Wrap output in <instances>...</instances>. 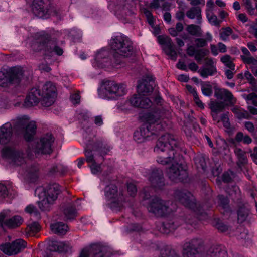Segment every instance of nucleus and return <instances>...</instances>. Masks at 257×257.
Listing matches in <instances>:
<instances>
[{"instance_id":"obj_40","label":"nucleus","mask_w":257,"mask_h":257,"mask_svg":"<svg viewBox=\"0 0 257 257\" xmlns=\"http://www.w3.org/2000/svg\"><path fill=\"white\" fill-rule=\"evenodd\" d=\"M231 111L235 115L236 117L239 119L242 118L248 119L249 118V114L247 111L241 109L236 106L232 108Z\"/></svg>"},{"instance_id":"obj_23","label":"nucleus","mask_w":257,"mask_h":257,"mask_svg":"<svg viewBox=\"0 0 257 257\" xmlns=\"http://www.w3.org/2000/svg\"><path fill=\"white\" fill-rule=\"evenodd\" d=\"M131 102L134 106L142 109H148L152 105L150 99L144 96H135L131 99Z\"/></svg>"},{"instance_id":"obj_45","label":"nucleus","mask_w":257,"mask_h":257,"mask_svg":"<svg viewBox=\"0 0 257 257\" xmlns=\"http://www.w3.org/2000/svg\"><path fill=\"white\" fill-rule=\"evenodd\" d=\"M220 61L223 63L227 67L232 70L235 69V64L233 62V60L229 55H224L220 58Z\"/></svg>"},{"instance_id":"obj_3","label":"nucleus","mask_w":257,"mask_h":257,"mask_svg":"<svg viewBox=\"0 0 257 257\" xmlns=\"http://www.w3.org/2000/svg\"><path fill=\"white\" fill-rule=\"evenodd\" d=\"M143 204L148 211L156 217H162L171 211L168 202L156 197H152L150 194H144Z\"/></svg>"},{"instance_id":"obj_43","label":"nucleus","mask_w":257,"mask_h":257,"mask_svg":"<svg viewBox=\"0 0 257 257\" xmlns=\"http://www.w3.org/2000/svg\"><path fill=\"white\" fill-rule=\"evenodd\" d=\"M218 199L219 205L224 209L223 213L229 212L230 210L228 206V199L223 195H218Z\"/></svg>"},{"instance_id":"obj_25","label":"nucleus","mask_w":257,"mask_h":257,"mask_svg":"<svg viewBox=\"0 0 257 257\" xmlns=\"http://www.w3.org/2000/svg\"><path fill=\"white\" fill-rule=\"evenodd\" d=\"M37 5H35V1H33L32 5V11L33 13L40 18H47L48 9L45 2H38Z\"/></svg>"},{"instance_id":"obj_57","label":"nucleus","mask_w":257,"mask_h":257,"mask_svg":"<svg viewBox=\"0 0 257 257\" xmlns=\"http://www.w3.org/2000/svg\"><path fill=\"white\" fill-rule=\"evenodd\" d=\"M158 40L159 42L161 44L165 45L166 47L173 43L171 38L168 36H159L158 37Z\"/></svg>"},{"instance_id":"obj_64","label":"nucleus","mask_w":257,"mask_h":257,"mask_svg":"<svg viewBox=\"0 0 257 257\" xmlns=\"http://www.w3.org/2000/svg\"><path fill=\"white\" fill-rule=\"evenodd\" d=\"M142 133L140 129L135 131L134 133V139L138 143H141L145 140Z\"/></svg>"},{"instance_id":"obj_49","label":"nucleus","mask_w":257,"mask_h":257,"mask_svg":"<svg viewBox=\"0 0 257 257\" xmlns=\"http://www.w3.org/2000/svg\"><path fill=\"white\" fill-rule=\"evenodd\" d=\"M201 91L204 95L210 96L212 93V86L209 82L203 83L201 84Z\"/></svg>"},{"instance_id":"obj_22","label":"nucleus","mask_w":257,"mask_h":257,"mask_svg":"<svg viewBox=\"0 0 257 257\" xmlns=\"http://www.w3.org/2000/svg\"><path fill=\"white\" fill-rule=\"evenodd\" d=\"M12 135V127L10 123H6L0 127V142L5 144L8 143Z\"/></svg>"},{"instance_id":"obj_35","label":"nucleus","mask_w":257,"mask_h":257,"mask_svg":"<svg viewBox=\"0 0 257 257\" xmlns=\"http://www.w3.org/2000/svg\"><path fill=\"white\" fill-rule=\"evenodd\" d=\"M186 30L190 35L195 36H201L202 30L200 26L195 24H189L186 26Z\"/></svg>"},{"instance_id":"obj_51","label":"nucleus","mask_w":257,"mask_h":257,"mask_svg":"<svg viewBox=\"0 0 257 257\" xmlns=\"http://www.w3.org/2000/svg\"><path fill=\"white\" fill-rule=\"evenodd\" d=\"M207 17L209 23L214 26H219L221 21L219 20L217 16L214 14H207Z\"/></svg>"},{"instance_id":"obj_41","label":"nucleus","mask_w":257,"mask_h":257,"mask_svg":"<svg viewBox=\"0 0 257 257\" xmlns=\"http://www.w3.org/2000/svg\"><path fill=\"white\" fill-rule=\"evenodd\" d=\"M209 106L211 112L218 113L222 111L225 107L224 104L223 102H218L217 101H210Z\"/></svg>"},{"instance_id":"obj_12","label":"nucleus","mask_w":257,"mask_h":257,"mask_svg":"<svg viewBox=\"0 0 257 257\" xmlns=\"http://www.w3.org/2000/svg\"><path fill=\"white\" fill-rule=\"evenodd\" d=\"M179 197V202L185 207L190 208L198 216L206 214L203 211L202 207L196 202V200L192 194H181Z\"/></svg>"},{"instance_id":"obj_27","label":"nucleus","mask_w":257,"mask_h":257,"mask_svg":"<svg viewBox=\"0 0 257 257\" xmlns=\"http://www.w3.org/2000/svg\"><path fill=\"white\" fill-rule=\"evenodd\" d=\"M226 251L220 246L211 247L207 251L206 257H226Z\"/></svg>"},{"instance_id":"obj_37","label":"nucleus","mask_w":257,"mask_h":257,"mask_svg":"<svg viewBox=\"0 0 257 257\" xmlns=\"http://www.w3.org/2000/svg\"><path fill=\"white\" fill-rule=\"evenodd\" d=\"M198 72L200 75L204 78H207L209 76H213L217 73V69H212L209 67H202Z\"/></svg>"},{"instance_id":"obj_16","label":"nucleus","mask_w":257,"mask_h":257,"mask_svg":"<svg viewBox=\"0 0 257 257\" xmlns=\"http://www.w3.org/2000/svg\"><path fill=\"white\" fill-rule=\"evenodd\" d=\"M3 154L14 165H21L25 162L24 153L16 148H6L3 150Z\"/></svg>"},{"instance_id":"obj_13","label":"nucleus","mask_w":257,"mask_h":257,"mask_svg":"<svg viewBox=\"0 0 257 257\" xmlns=\"http://www.w3.org/2000/svg\"><path fill=\"white\" fill-rule=\"evenodd\" d=\"M54 142V138L51 134H46L37 142L34 148H32L36 154H50L52 150L51 146Z\"/></svg>"},{"instance_id":"obj_32","label":"nucleus","mask_w":257,"mask_h":257,"mask_svg":"<svg viewBox=\"0 0 257 257\" xmlns=\"http://www.w3.org/2000/svg\"><path fill=\"white\" fill-rule=\"evenodd\" d=\"M94 145V151L99 152L100 155L99 156H103L105 155L110 151V148L107 145L104 144L101 141H97L93 142Z\"/></svg>"},{"instance_id":"obj_48","label":"nucleus","mask_w":257,"mask_h":257,"mask_svg":"<svg viewBox=\"0 0 257 257\" xmlns=\"http://www.w3.org/2000/svg\"><path fill=\"white\" fill-rule=\"evenodd\" d=\"M209 51L207 49H199L196 50V54L195 55V59L199 62L206 56L208 55Z\"/></svg>"},{"instance_id":"obj_1","label":"nucleus","mask_w":257,"mask_h":257,"mask_svg":"<svg viewBox=\"0 0 257 257\" xmlns=\"http://www.w3.org/2000/svg\"><path fill=\"white\" fill-rule=\"evenodd\" d=\"M181 143L173 136L166 134L161 136L157 142L154 151L158 154L157 161L162 165L170 163L172 165L166 172L168 177L172 181H183L188 177L186 169L181 163Z\"/></svg>"},{"instance_id":"obj_47","label":"nucleus","mask_w":257,"mask_h":257,"mask_svg":"<svg viewBox=\"0 0 257 257\" xmlns=\"http://www.w3.org/2000/svg\"><path fill=\"white\" fill-rule=\"evenodd\" d=\"M165 52L166 54L168 55L170 58L175 61L177 59V54L175 49L174 48L173 43L165 47Z\"/></svg>"},{"instance_id":"obj_18","label":"nucleus","mask_w":257,"mask_h":257,"mask_svg":"<svg viewBox=\"0 0 257 257\" xmlns=\"http://www.w3.org/2000/svg\"><path fill=\"white\" fill-rule=\"evenodd\" d=\"M92 150H94V145L92 141H89L86 144L84 151L86 162L88 163H92L97 161L103 162L104 158L103 156H95Z\"/></svg>"},{"instance_id":"obj_28","label":"nucleus","mask_w":257,"mask_h":257,"mask_svg":"<svg viewBox=\"0 0 257 257\" xmlns=\"http://www.w3.org/2000/svg\"><path fill=\"white\" fill-rule=\"evenodd\" d=\"M187 17L191 19L196 18L197 23L201 24V10L199 7H192L186 12Z\"/></svg>"},{"instance_id":"obj_34","label":"nucleus","mask_w":257,"mask_h":257,"mask_svg":"<svg viewBox=\"0 0 257 257\" xmlns=\"http://www.w3.org/2000/svg\"><path fill=\"white\" fill-rule=\"evenodd\" d=\"M195 165L198 170L205 171L207 167L205 157L203 155H197L194 158Z\"/></svg>"},{"instance_id":"obj_50","label":"nucleus","mask_w":257,"mask_h":257,"mask_svg":"<svg viewBox=\"0 0 257 257\" xmlns=\"http://www.w3.org/2000/svg\"><path fill=\"white\" fill-rule=\"evenodd\" d=\"M102 163V162H101L100 161H97L91 163V165H90V167L93 174H96L101 172L102 169L101 167V164Z\"/></svg>"},{"instance_id":"obj_14","label":"nucleus","mask_w":257,"mask_h":257,"mask_svg":"<svg viewBox=\"0 0 257 257\" xmlns=\"http://www.w3.org/2000/svg\"><path fill=\"white\" fill-rule=\"evenodd\" d=\"M149 180L155 191L163 190L165 183L163 173L161 169H153L150 174Z\"/></svg>"},{"instance_id":"obj_60","label":"nucleus","mask_w":257,"mask_h":257,"mask_svg":"<svg viewBox=\"0 0 257 257\" xmlns=\"http://www.w3.org/2000/svg\"><path fill=\"white\" fill-rule=\"evenodd\" d=\"M241 51L243 54L240 55V57L243 63L246 61V59H249L252 57L251 56L250 52L246 48L242 47L241 48Z\"/></svg>"},{"instance_id":"obj_55","label":"nucleus","mask_w":257,"mask_h":257,"mask_svg":"<svg viewBox=\"0 0 257 257\" xmlns=\"http://www.w3.org/2000/svg\"><path fill=\"white\" fill-rule=\"evenodd\" d=\"M232 33V30L229 27L224 29V31L220 33V37L223 41H226L229 36Z\"/></svg>"},{"instance_id":"obj_31","label":"nucleus","mask_w":257,"mask_h":257,"mask_svg":"<svg viewBox=\"0 0 257 257\" xmlns=\"http://www.w3.org/2000/svg\"><path fill=\"white\" fill-rule=\"evenodd\" d=\"M43 189L44 193H55V192H69L67 191L65 188L60 186L58 184L54 183L47 185L44 189L42 188H38L37 190Z\"/></svg>"},{"instance_id":"obj_20","label":"nucleus","mask_w":257,"mask_h":257,"mask_svg":"<svg viewBox=\"0 0 257 257\" xmlns=\"http://www.w3.org/2000/svg\"><path fill=\"white\" fill-rule=\"evenodd\" d=\"M215 97L219 100H222L229 104H234L236 100L234 98L232 93L226 89H218L215 90Z\"/></svg>"},{"instance_id":"obj_54","label":"nucleus","mask_w":257,"mask_h":257,"mask_svg":"<svg viewBox=\"0 0 257 257\" xmlns=\"http://www.w3.org/2000/svg\"><path fill=\"white\" fill-rule=\"evenodd\" d=\"M128 98H126L125 100H120L117 103V108L121 111L126 112L128 108Z\"/></svg>"},{"instance_id":"obj_26","label":"nucleus","mask_w":257,"mask_h":257,"mask_svg":"<svg viewBox=\"0 0 257 257\" xmlns=\"http://www.w3.org/2000/svg\"><path fill=\"white\" fill-rule=\"evenodd\" d=\"M50 227L53 232L60 235L65 234L69 229L66 224L60 221L51 224Z\"/></svg>"},{"instance_id":"obj_24","label":"nucleus","mask_w":257,"mask_h":257,"mask_svg":"<svg viewBox=\"0 0 257 257\" xmlns=\"http://www.w3.org/2000/svg\"><path fill=\"white\" fill-rule=\"evenodd\" d=\"M106 194V198L108 201V205L111 208L121 207L123 206L122 194Z\"/></svg>"},{"instance_id":"obj_8","label":"nucleus","mask_w":257,"mask_h":257,"mask_svg":"<svg viewBox=\"0 0 257 257\" xmlns=\"http://www.w3.org/2000/svg\"><path fill=\"white\" fill-rule=\"evenodd\" d=\"M14 129L18 134H23L27 141H31L36 133V125L34 121L29 122L28 118L24 116L17 119Z\"/></svg>"},{"instance_id":"obj_58","label":"nucleus","mask_w":257,"mask_h":257,"mask_svg":"<svg viewBox=\"0 0 257 257\" xmlns=\"http://www.w3.org/2000/svg\"><path fill=\"white\" fill-rule=\"evenodd\" d=\"M162 227L164 230L163 231V232L167 234L174 230L177 228V226L175 225L174 223H172L171 224L170 223H166L163 224Z\"/></svg>"},{"instance_id":"obj_56","label":"nucleus","mask_w":257,"mask_h":257,"mask_svg":"<svg viewBox=\"0 0 257 257\" xmlns=\"http://www.w3.org/2000/svg\"><path fill=\"white\" fill-rule=\"evenodd\" d=\"M246 61L244 62V63L248 64L250 66L249 68L251 71H253V68H256L257 67V57L254 58L252 57L249 59H247L246 60Z\"/></svg>"},{"instance_id":"obj_38","label":"nucleus","mask_w":257,"mask_h":257,"mask_svg":"<svg viewBox=\"0 0 257 257\" xmlns=\"http://www.w3.org/2000/svg\"><path fill=\"white\" fill-rule=\"evenodd\" d=\"M128 6L127 4L120 6L116 12L118 17L123 21L124 23H127V12Z\"/></svg>"},{"instance_id":"obj_21","label":"nucleus","mask_w":257,"mask_h":257,"mask_svg":"<svg viewBox=\"0 0 257 257\" xmlns=\"http://www.w3.org/2000/svg\"><path fill=\"white\" fill-rule=\"evenodd\" d=\"M38 96H40V90L36 88H32L25 100L24 106L30 107L37 105L40 101Z\"/></svg>"},{"instance_id":"obj_19","label":"nucleus","mask_w":257,"mask_h":257,"mask_svg":"<svg viewBox=\"0 0 257 257\" xmlns=\"http://www.w3.org/2000/svg\"><path fill=\"white\" fill-rule=\"evenodd\" d=\"M58 194H38L39 200L38 201L39 206L42 210L49 207V204H52L57 198Z\"/></svg>"},{"instance_id":"obj_46","label":"nucleus","mask_w":257,"mask_h":257,"mask_svg":"<svg viewBox=\"0 0 257 257\" xmlns=\"http://www.w3.org/2000/svg\"><path fill=\"white\" fill-rule=\"evenodd\" d=\"M234 153L236 155L238 162L241 164H245L247 163V159L245 156V152L239 148H236Z\"/></svg>"},{"instance_id":"obj_30","label":"nucleus","mask_w":257,"mask_h":257,"mask_svg":"<svg viewBox=\"0 0 257 257\" xmlns=\"http://www.w3.org/2000/svg\"><path fill=\"white\" fill-rule=\"evenodd\" d=\"M50 247V250L59 252H67L70 249L69 245L64 242L52 243Z\"/></svg>"},{"instance_id":"obj_61","label":"nucleus","mask_w":257,"mask_h":257,"mask_svg":"<svg viewBox=\"0 0 257 257\" xmlns=\"http://www.w3.org/2000/svg\"><path fill=\"white\" fill-rule=\"evenodd\" d=\"M30 231L33 233L38 232L40 229V226L37 222H34L28 225Z\"/></svg>"},{"instance_id":"obj_52","label":"nucleus","mask_w":257,"mask_h":257,"mask_svg":"<svg viewBox=\"0 0 257 257\" xmlns=\"http://www.w3.org/2000/svg\"><path fill=\"white\" fill-rule=\"evenodd\" d=\"M25 211L31 214H33L37 218H40V214L39 211H38L37 208L33 205H30L28 206L26 209Z\"/></svg>"},{"instance_id":"obj_11","label":"nucleus","mask_w":257,"mask_h":257,"mask_svg":"<svg viewBox=\"0 0 257 257\" xmlns=\"http://www.w3.org/2000/svg\"><path fill=\"white\" fill-rule=\"evenodd\" d=\"M27 242L22 239H17L11 243H6L0 245V250L8 255H15L26 247Z\"/></svg>"},{"instance_id":"obj_17","label":"nucleus","mask_w":257,"mask_h":257,"mask_svg":"<svg viewBox=\"0 0 257 257\" xmlns=\"http://www.w3.org/2000/svg\"><path fill=\"white\" fill-rule=\"evenodd\" d=\"M154 79L151 76H146L138 85V92L143 95H147L153 90Z\"/></svg>"},{"instance_id":"obj_15","label":"nucleus","mask_w":257,"mask_h":257,"mask_svg":"<svg viewBox=\"0 0 257 257\" xmlns=\"http://www.w3.org/2000/svg\"><path fill=\"white\" fill-rule=\"evenodd\" d=\"M106 247L102 246L99 244H93L89 247L84 248L79 257H89L92 255L93 257H107Z\"/></svg>"},{"instance_id":"obj_39","label":"nucleus","mask_w":257,"mask_h":257,"mask_svg":"<svg viewBox=\"0 0 257 257\" xmlns=\"http://www.w3.org/2000/svg\"><path fill=\"white\" fill-rule=\"evenodd\" d=\"M206 38H196L194 40L195 42V46L196 47L201 48L207 45V42H210L212 40V36L211 34L207 32L206 34Z\"/></svg>"},{"instance_id":"obj_44","label":"nucleus","mask_w":257,"mask_h":257,"mask_svg":"<svg viewBox=\"0 0 257 257\" xmlns=\"http://www.w3.org/2000/svg\"><path fill=\"white\" fill-rule=\"evenodd\" d=\"M235 140L237 142H242L244 144H249L252 142L251 138L248 135H244L242 132H238L235 137Z\"/></svg>"},{"instance_id":"obj_33","label":"nucleus","mask_w":257,"mask_h":257,"mask_svg":"<svg viewBox=\"0 0 257 257\" xmlns=\"http://www.w3.org/2000/svg\"><path fill=\"white\" fill-rule=\"evenodd\" d=\"M23 222L22 218L19 215H16L7 220L6 227L14 228L20 226Z\"/></svg>"},{"instance_id":"obj_4","label":"nucleus","mask_w":257,"mask_h":257,"mask_svg":"<svg viewBox=\"0 0 257 257\" xmlns=\"http://www.w3.org/2000/svg\"><path fill=\"white\" fill-rule=\"evenodd\" d=\"M162 116L161 115V111L157 110L153 112H149L145 114L143 117L145 120L146 123H144L140 128L143 136L145 140L151 137L156 136V134L154 132H153L152 127L154 128L156 125V130L160 129V119Z\"/></svg>"},{"instance_id":"obj_6","label":"nucleus","mask_w":257,"mask_h":257,"mask_svg":"<svg viewBox=\"0 0 257 257\" xmlns=\"http://www.w3.org/2000/svg\"><path fill=\"white\" fill-rule=\"evenodd\" d=\"M110 45L114 52L113 57L117 64L121 63V58L127 57L128 55V39L124 35L117 36L110 40Z\"/></svg>"},{"instance_id":"obj_9","label":"nucleus","mask_w":257,"mask_h":257,"mask_svg":"<svg viewBox=\"0 0 257 257\" xmlns=\"http://www.w3.org/2000/svg\"><path fill=\"white\" fill-rule=\"evenodd\" d=\"M41 104L44 107H49L55 102L57 96L55 85L51 82H46L42 89Z\"/></svg>"},{"instance_id":"obj_2","label":"nucleus","mask_w":257,"mask_h":257,"mask_svg":"<svg viewBox=\"0 0 257 257\" xmlns=\"http://www.w3.org/2000/svg\"><path fill=\"white\" fill-rule=\"evenodd\" d=\"M34 38L35 41L32 46L34 51L44 50L46 56H52L54 53L58 55H62L63 49L57 45L56 40L51 39L48 34L37 33Z\"/></svg>"},{"instance_id":"obj_59","label":"nucleus","mask_w":257,"mask_h":257,"mask_svg":"<svg viewBox=\"0 0 257 257\" xmlns=\"http://www.w3.org/2000/svg\"><path fill=\"white\" fill-rule=\"evenodd\" d=\"M234 176V174L233 172L227 171L223 174L222 179L223 182L228 183L231 181Z\"/></svg>"},{"instance_id":"obj_53","label":"nucleus","mask_w":257,"mask_h":257,"mask_svg":"<svg viewBox=\"0 0 257 257\" xmlns=\"http://www.w3.org/2000/svg\"><path fill=\"white\" fill-rule=\"evenodd\" d=\"M243 97L250 103L257 106V95L254 93H251L248 95H244ZM249 102H248V103Z\"/></svg>"},{"instance_id":"obj_42","label":"nucleus","mask_w":257,"mask_h":257,"mask_svg":"<svg viewBox=\"0 0 257 257\" xmlns=\"http://www.w3.org/2000/svg\"><path fill=\"white\" fill-rule=\"evenodd\" d=\"M247 207V204L244 205V207H240L238 211V221L240 223L244 222L248 216L249 208Z\"/></svg>"},{"instance_id":"obj_7","label":"nucleus","mask_w":257,"mask_h":257,"mask_svg":"<svg viewBox=\"0 0 257 257\" xmlns=\"http://www.w3.org/2000/svg\"><path fill=\"white\" fill-rule=\"evenodd\" d=\"M102 88L104 98L109 100L118 99L126 94L127 91L126 85L111 80L104 81Z\"/></svg>"},{"instance_id":"obj_36","label":"nucleus","mask_w":257,"mask_h":257,"mask_svg":"<svg viewBox=\"0 0 257 257\" xmlns=\"http://www.w3.org/2000/svg\"><path fill=\"white\" fill-rule=\"evenodd\" d=\"M158 257H181L179 253L175 249L167 247L162 249Z\"/></svg>"},{"instance_id":"obj_29","label":"nucleus","mask_w":257,"mask_h":257,"mask_svg":"<svg viewBox=\"0 0 257 257\" xmlns=\"http://www.w3.org/2000/svg\"><path fill=\"white\" fill-rule=\"evenodd\" d=\"M61 209L67 219H73L76 215L74 207L71 204H67L62 206Z\"/></svg>"},{"instance_id":"obj_5","label":"nucleus","mask_w":257,"mask_h":257,"mask_svg":"<svg viewBox=\"0 0 257 257\" xmlns=\"http://www.w3.org/2000/svg\"><path fill=\"white\" fill-rule=\"evenodd\" d=\"M23 71L21 67H13L0 71V86L10 87L17 85L23 77Z\"/></svg>"},{"instance_id":"obj_63","label":"nucleus","mask_w":257,"mask_h":257,"mask_svg":"<svg viewBox=\"0 0 257 257\" xmlns=\"http://www.w3.org/2000/svg\"><path fill=\"white\" fill-rule=\"evenodd\" d=\"M108 55L109 52L107 50L102 49L97 54L96 59L97 61H100L101 59L106 58L108 56Z\"/></svg>"},{"instance_id":"obj_10","label":"nucleus","mask_w":257,"mask_h":257,"mask_svg":"<svg viewBox=\"0 0 257 257\" xmlns=\"http://www.w3.org/2000/svg\"><path fill=\"white\" fill-rule=\"evenodd\" d=\"M203 241L199 238H194L186 241L183 245L182 255L183 257H196L199 249L203 246Z\"/></svg>"},{"instance_id":"obj_62","label":"nucleus","mask_w":257,"mask_h":257,"mask_svg":"<svg viewBox=\"0 0 257 257\" xmlns=\"http://www.w3.org/2000/svg\"><path fill=\"white\" fill-rule=\"evenodd\" d=\"M228 113H224L221 117V121L223 122V126L226 128H229L230 127Z\"/></svg>"}]
</instances>
